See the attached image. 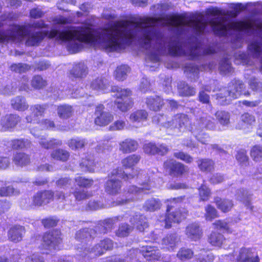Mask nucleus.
Listing matches in <instances>:
<instances>
[{
  "label": "nucleus",
  "mask_w": 262,
  "mask_h": 262,
  "mask_svg": "<svg viewBox=\"0 0 262 262\" xmlns=\"http://www.w3.org/2000/svg\"><path fill=\"white\" fill-rule=\"evenodd\" d=\"M17 16L13 13H5L1 16L2 21L14 20ZM52 23L50 32H37L30 33L27 26L13 25L6 31H0V43L10 41L20 42L26 39L28 46L38 45L49 34L50 38L67 42L70 52L76 53L82 48V43H89L107 52L118 51L129 45L136 39V22L118 21L97 30L92 28V23L86 20L78 26H70L71 17L58 15L49 18Z\"/></svg>",
  "instance_id": "obj_1"
},
{
  "label": "nucleus",
  "mask_w": 262,
  "mask_h": 262,
  "mask_svg": "<svg viewBox=\"0 0 262 262\" xmlns=\"http://www.w3.org/2000/svg\"><path fill=\"white\" fill-rule=\"evenodd\" d=\"M138 183L141 186L137 187L136 186H130L127 190L126 193V199L122 200L121 201H118V205H124L130 201H133L137 199L136 195L140 193L144 190H150L151 188L156 186L154 181L155 178L154 174L152 171L148 170H136Z\"/></svg>",
  "instance_id": "obj_2"
},
{
  "label": "nucleus",
  "mask_w": 262,
  "mask_h": 262,
  "mask_svg": "<svg viewBox=\"0 0 262 262\" xmlns=\"http://www.w3.org/2000/svg\"><path fill=\"white\" fill-rule=\"evenodd\" d=\"M184 196H180L167 200L166 214L164 217L160 218V222H164V227L170 228L172 223H180L186 217L188 211L185 209H178L171 211V209L177 206V204L182 202Z\"/></svg>",
  "instance_id": "obj_3"
},
{
  "label": "nucleus",
  "mask_w": 262,
  "mask_h": 262,
  "mask_svg": "<svg viewBox=\"0 0 262 262\" xmlns=\"http://www.w3.org/2000/svg\"><path fill=\"white\" fill-rule=\"evenodd\" d=\"M245 89L244 84L239 80L234 79L228 83L227 88L221 90L217 94L216 99L221 105L229 104L233 99L238 98L242 94L249 95L248 92L243 93Z\"/></svg>",
  "instance_id": "obj_4"
},
{
  "label": "nucleus",
  "mask_w": 262,
  "mask_h": 262,
  "mask_svg": "<svg viewBox=\"0 0 262 262\" xmlns=\"http://www.w3.org/2000/svg\"><path fill=\"white\" fill-rule=\"evenodd\" d=\"M156 118L155 117V119ZM165 118L164 116L157 117L158 122L161 123L165 127L173 130L174 133L179 134L187 130L191 132L193 127L189 118L185 114H177L170 120L164 122Z\"/></svg>",
  "instance_id": "obj_5"
},
{
  "label": "nucleus",
  "mask_w": 262,
  "mask_h": 262,
  "mask_svg": "<svg viewBox=\"0 0 262 262\" xmlns=\"http://www.w3.org/2000/svg\"><path fill=\"white\" fill-rule=\"evenodd\" d=\"M111 174L112 177L106 181L104 188L107 193L113 195H115L119 193L122 186L121 182L117 179L113 178V177L116 176L121 178L125 181L133 179L135 177L134 174H125L121 167H118L114 169L112 171Z\"/></svg>",
  "instance_id": "obj_6"
},
{
  "label": "nucleus",
  "mask_w": 262,
  "mask_h": 262,
  "mask_svg": "<svg viewBox=\"0 0 262 262\" xmlns=\"http://www.w3.org/2000/svg\"><path fill=\"white\" fill-rule=\"evenodd\" d=\"M111 91L115 93L117 98L115 104L117 108L122 112H126L132 106L130 100L131 91L127 89H122L117 86L112 88Z\"/></svg>",
  "instance_id": "obj_7"
},
{
  "label": "nucleus",
  "mask_w": 262,
  "mask_h": 262,
  "mask_svg": "<svg viewBox=\"0 0 262 262\" xmlns=\"http://www.w3.org/2000/svg\"><path fill=\"white\" fill-rule=\"evenodd\" d=\"M114 242L108 238H106L100 241L99 243L96 244L94 247L87 249L86 247L79 248L78 251L79 255L82 257L85 256L90 252L94 253L96 256H100L103 254L106 251L112 250L114 248Z\"/></svg>",
  "instance_id": "obj_8"
},
{
  "label": "nucleus",
  "mask_w": 262,
  "mask_h": 262,
  "mask_svg": "<svg viewBox=\"0 0 262 262\" xmlns=\"http://www.w3.org/2000/svg\"><path fill=\"white\" fill-rule=\"evenodd\" d=\"M61 241L60 232L58 230H53L46 233L43 235L41 248L49 251L55 250Z\"/></svg>",
  "instance_id": "obj_9"
},
{
  "label": "nucleus",
  "mask_w": 262,
  "mask_h": 262,
  "mask_svg": "<svg viewBox=\"0 0 262 262\" xmlns=\"http://www.w3.org/2000/svg\"><path fill=\"white\" fill-rule=\"evenodd\" d=\"M103 105H98L95 110V123L99 126H105L114 119L113 115L109 112L104 111Z\"/></svg>",
  "instance_id": "obj_10"
},
{
  "label": "nucleus",
  "mask_w": 262,
  "mask_h": 262,
  "mask_svg": "<svg viewBox=\"0 0 262 262\" xmlns=\"http://www.w3.org/2000/svg\"><path fill=\"white\" fill-rule=\"evenodd\" d=\"M231 260H234V256L232 255H227ZM236 262H259V259L257 255L253 253L250 249L243 248L240 249L238 255L235 259Z\"/></svg>",
  "instance_id": "obj_11"
},
{
  "label": "nucleus",
  "mask_w": 262,
  "mask_h": 262,
  "mask_svg": "<svg viewBox=\"0 0 262 262\" xmlns=\"http://www.w3.org/2000/svg\"><path fill=\"white\" fill-rule=\"evenodd\" d=\"M20 120L21 118L17 114H10L6 115L2 117L1 119V132L6 131L15 127L20 122Z\"/></svg>",
  "instance_id": "obj_12"
},
{
  "label": "nucleus",
  "mask_w": 262,
  "mask_h": 262,
  "mask_svg": "<svg viewBox=\"0 0 262 262\" xmlns=\"http://www.w3.org/2000/svg\"><path fill=\"white\" fill-rule=\"evenodd\" d=\"M47 106L46 104H38L31 105L30 107L31 114L26 117L27 122L32 123L38 122L39 118L43 116Z\"/></svg>",
  "instance_id": "obj_13"
},
{
  "label": "nucleus",
  "mask_w": 262,
  "mask_h": 262,
  "mask_svg": "<svg viewBox=\"0 0 262 262\" xmlns=\"http://www.w3.org/2000/svg\"><path fill=\"white\" fill-rule=\"evenodd\" d=\"M54 199V192L45 190L36 193L32 198V205L40 206L49 203Z\"/></svg>",
  "instance_id": "obj_14"
},
{
  "label": "nucleus",
  "mask_w": 262,
  "mask_h": 262,
  "mask_svg": "<svg viewBox=\"0 0 262 262\" xmlns=\"http://www.w3.org/2000/svg\"><path fill=\"white\" fill-rule=\"evenodd\" d=\"M164 167L168 170L170 175L178 176L187 171L185 165L173 160H168L164 163Z\"/></svg>",
  "instance_id": "obj_15"
},
{
  "label": "nucleus",
  "mask_w": 262,
  "mask_h": 262,
  "mask_svg": "<svg viewBox=\"0 0 262 262\" xmlns=\"http://www.w3.org/2000/svg\"><path fill=\"white\" fill-rule=\"evenodd\" d=\"M25 228L24 226L15 225L10 228L8 231V239L14 243L21 241L25 233Z\"/></svg>",
  "instance_id": "obj_16"
},
{
  "label": "nucleus",
  "mask_w": 262,
  "mask_h": 262,
  "mask_svg": "<svg viewBox=\"0 0 262 262\" xmlns=\"http://www.w3.org/2000/svg\"><path fill=\"white\" fill-rule=\"evenodd\" d=\"M141 252L142 256L148 261L158 260L161 257L160 250L155 247L149 246L143 247Z\"/></svg>",
  "instance_id": "obj_17"
},
{
  "label": "nucleus",
  "mask_w": 262,
  "mask_h": 262,
  "mask_svg": "<svg viewBox=\"0 0 262 262\" xmlns=\"http://www.w3.org/2000/svg\"><path fill=\"white\" fill-rule=\"evenodd\" d=\"M129 222L140 231H143L148 227L146 217L140 213H136L129 219Z\"/></svg>",
  "instance_id": "obj_18"
},
{
  "label": "nucleus",
  "mask_w": 262,
  "mask_h": 262,
  "mask_svg": "<svg viewBox=\"0 0 262 262\" xmlns=\"http://www.w3.org/2000/svg\"><path fill=\"white\" fill-rule=\"evenodd\" d=\"M194 128H199L200 130L206 129H212L214 127V123L210 116L205 115L201 117L192 125Z\"/></svg>",
  "instance_id": "obj_19"
},
{
  "label": "nucleus",
  "mask_w": 262,
  "mask_h": 262,
  "mask_svg": "<svg viewBox=\"0 0 262 262\" xmlns=\"http://www.w3.org/2000/svg\"><path fill=\"white\" fill-rule=\"evenodd\" d=\"M138 146L136 141L128 138L119 143V150L124 154L130 153L136 150Z\"/></svg>",
  "instance_id": "obj_20"
},
{
  "label": "nucleus",
  "mask_w": 262,
  "mask_h": 262,
  "mask_svg": "<svg viewBox=\"0 0 262 262\" xmlns=\"http://www.w3.org/2000/svg\"><path fill=\"white\" fill-rule=\"evenodd\" d=\"M88 73L87 67L82 62L74 64L70 72L71 78H82L85 77Z\"/></svg>",
  "instance_id": "obj_21"
},
{
  "label": "nucleus",
  "mask_w": 262,
  "mask_h": 262,
  "mask_svg": "<svg viewBox=\"0 0 262 262\" xmlns=\"http://www.w3.org/2000/svg\"><path fill=\"white\" fill-rule=\"evenodd\" d=\"M145 103L147 106L152 111H158L163 106V99L158 96H149L146 98Z\"/></svg>",
  "instance_id": "obj_22"
},
{
  "label": "nucleus",
  "mask_w": 262,
  "mask_h": 262,
  "mask_svg": "<svg viewBox=\"0 0 262 262\" xmlns=\"http://www.w3.org/2000/svg\"><path fill=\"white\" fill-rule=\"evenodd\" d=\"M11 106L15 110L24 112L28 110L29 104L26 98L23 96H16L11 100Z\"/></svg>",
  "instance_id": "obj_23"
},
{
  "label": "nucleus",
  "mask_w": 262,
  "mask_h": 262,
  "mask_svg": "<svg viewBox=\"0 0 262 262\" xmlns=\"http://www.w3.org/2000/svg\"><path fill=\"white\" fill-rule=\"evenodd\" d=\"M185 232L188 238L194 241L200 239L202 234L199 226L196 223L189 225L186 228Z\"/></svg>",
  "instance_id": "obj_24"
},
{
  "label": "nucleus",
  "mask_w": 262,
  "mask_h": 262,
  "mask_svg": "<svg viewBox=\"0 0 262 262\" xmlns=\"http://www.w3.org/2000/svg\"><path fill=\"white\" fill-rule=\"evenodd\" d=\"M94 238L91 229L89 228H84L79 230L76 232L75 235L76 239L84 245L91 242Z\"/></svg>",
  "instance_id": "obj_25"
},
{
  "label": "nucleus",
  "mask_w": 262,
  "mask_h": 262,
  "mask_svg": "<svg viewBox=\"0 0 262 262\" xmlns=\"http://www.w3.org/2000/svg\"><path fill=\"white\" fill-rule=\"evenodd\" d=\"M178 239V237L176 234L167 235L162 239V247L168 250H173L176 247Z\"/></svg>",
  "instance_id": "obj_26"
},
{
  "label": "nucleus",
  "mask_w": 262,
  "mask_h": 262,
  "mask_svg": "<svg viewBox=\"0 0 262 262\" xmlns=\"http://www.w3.org/2000/svg\"><path fill=\"white\" fill-rule=\"evenodd\" d=\"M141 156L140 155L133 154L124 158L122 160L121 163L123 168L126 169L132 168L133 172L134 173V170L133 168L139 162Z\"/></svg>",
  "instance_id": "obj_27"
},
{
  "label": "nucleus",
  "mask_w": 262,
  "mask_h": 262,
  "mask_svg": "<svg viewBox=\"0 0 262 262\" xmlns=\"http://www.w3.org/2000/svg\"><path fill=\"white\" fill-rule=\"evenodd\" d=\"M13 162L16 166L23 167L30 163V158L24 152H16L13 156Z\"/></svg>",
  "instance_id": "obj_28"
},
{
  "label": "nucleus",
  "mask_w": 262,
  "mask_h": 262,
  "mask_svg": "<svg viewBox=\"0 0 262 262\" xmlns=\"http://www.w3.org/2000/svg\"><path fill=\"white\" fill-rule=\"evenodd\" d=\"M161 206V203L159 199L150 198L145 202L143 209L146 211L153 212L159 209Z\"/></svg>",
  "instance_id": "obj_29"
},
{
  "label": "nucleus",
  "mask_w": 262,
  "mask_h": 262,
  "mask_svg": "<svg viewBox=\"0 0 262 262\" xmlns=\"http://www.w3.org/2000/svg\"><path fill=\"white\" fill-rule=\"evenodd\" d=\"M215 203L217 207L224 212L229 211L233 206L232 201L226 199H222L220 198L215 199Z\"/></svg>",
  "instance_id": "obj_30"
},
{
  "label": "nucleus",
  "mask_w": 262,
  "mask_h": 262,
  "mask_svg": "<svg viewBox=\"0 0 262 262\" xmlns=\"http://www.w3.org/2000/svg\"><path fill=\"white\" fill-rule=\"evenodd\" d=\"M73 112L72 106L67 104L60 105L57 108L58 115L61 119L69 118L72 116Z\"/></svg>",
  "instance_id": "obj_31"
},
{
  "label": "nucleus",
  "mask_w": 262,
  "mask_h": 262,
  "mask_svg": "<svg viewBox=\"0 0 262 262\" xmlns=\"http://www.w3.org/2000/svg\"><path fill=\"white\" fill-rule=\"evenodd\" d=\"M198 167L202 171L210 172L214 169V163L210 159H201L198 161Z\"/></svg>",
  "instance_id": "obj_32"
},
{
  "label": "nucleus",
  "mask_w": 262,
  "mask_h": 262,
  "mask_svg": "<svg viewBox=\"0 0 262 262\" xmlns=\"http://www.w3.org/2000/svg\"><path fill=\"white\" fill-rule=\"evenodd\" d=\"M194 253L193 251L189 248H181L177 253V258L182 261L188 260L192 258Z\"/></svg>",
  "instance_id": "obj_33"
},
{
  "label": "nucleus",
  "mask_w": 262,
  "mask_h": 262,
  "mask_svg": "<svg viewBox=\"0 0 262 262\" xmlns=\"http://www.w3.org/2000/svg\"><path fill=\"white\" fill-rule=\"evenodd\" d=\"M215 116L219 123L223 126L228 125L230 123V115L229 112L224 111H218Z\"/></svg>",
  "instance_id": "obj_34"
},
{
  "label": "nucleus",
  "mask_w": 262,
  "mask_h": 262,
  "mask_svg": "<svg viewBox=\"0 0 262 262\" xmlns=\"http://www.w3.org/2000/svg\"><path fill=\"white\" fill-rule=\"evenodd\" d=\"M147 117L148 113L145 110H138L130 114L129 119L133 122H140L145 121Z\"/></svg>",
  "instance_id": "obj_35"
},
{
  "label": "nucleus",
  "mask_w": 262,
  "mask_h": 262,
  "mask_svg": "<svg viewBox=\"0 0 262 262\" xmlns=\"http://www.w3.org/2000/svg\"><path fill=\"white\" fill-rule=\"evenodd\" d=\"M123 216L118 215L102 221L107 233L110 232L118 222L123 221Z\"/></svg>",
  "instance_id": "obj_36"
},
{
  "label": "nucleus",
  "mask_w": 262,
  "mask_h": 262,
  "mask_svg": "<svg viewBox=\"0 0 262 262\" xmlns=\"http://www.w3.org/2000/svg\"><path fill=\"white\" fill-rule=\"evenodd\" d=\"M51 156V157L55 160L65 162L68 160L70 154L68 151L64 149L59 148L53 150Z\"/></svg>",
  "instance_id": "obj_37"
},
{
  "label": "nucleus",
  "mask_w": 262,
  "mask_h": 262,
  "mask_svg": "<svg viewBox=\"0 0 262 262\" xmlns=\"http://www.w3.org/2000/svg\"><path fill=\"white\" fill-rule=\"evenodd\" d=\"M178 89L179 93L182 96H192L195 94V89L189 86L185 82H180L178 84Z\"/></svg>",
  "instance_id": "obj_38"
},
{
  "label": "nucleus",
  "mask_w": 262,
  "mask_h": 262,
  "mask_svg": "<svg viewBox=\"0 0 262 262\" xmlns=\"http://www.w3.org/2000/svg\"><path fill=\"white\" fill-rule=\"evenodd\" d=\"M38 142L39 144L46 149L54 148L55 146H60L62 144L61 140L54 139L48 140L46 138H40Z\"/></svg>",
  "instance_id": "obj_39"
},
{
  "label": "nucleus",
  "mask_w": 262,
  "mask_h": 262,
  "mask_svg": "<svg viewBox=\"0 0 262 262\" xmlns=\"http://www.w3.org/2000/svg\"><path fill=\"white\" fill-rule=\"evenodd\" d=\"M224 236L218 232H212L208 237V242L212 245L220 247L224 241Z\"/></svg>",
  "instance_id": "obj_40"
},
{
  "label": "nucleus",
  "mask_w": 262,
  "mask_h": 262,
  "mask_svg": "<svg viewBox=\"0 0 262 262\" xmlns=\"http://www.w3.org/2000/svg\"><path fill=\"white\" fill-rule=\"evenodd\" d=\"M204 130H200L199 128H194L192 129L191 132L193 134L196 139L202 144H207L209 141V136L203 132Z\"/></svg>",
  "instance_id": "obj_41"
},
{
  "label": "nucleus",
  "mask_w": 262,
  "mask_h": 262,
  "mask_svg": "<svg viewBox=\"0 0 262 262\" xmlns=\"http://www.w3.org/2000/svg\"><path fill=\"white\" fill-rule=\"evenodd\" d=\"M133 228L127 224H121L118 229L115 231L116 236L119 237L127 236L133 231Z\"/></svg>",
  "instance_id": "obj_42"
},
{
  "label": "nucleus",
  "mask_w": 262,
  "mask_h": 262,
  "mask_svg": "<svg viewBox=\"0 0 262 262\" xmlns=\"http://www.w3.org/2000/svg\"><path fill=\"white\" fill-rule=\"evenodd\" d=\"M185 72L191 81H195L198 78V67L192 64H189L185 67Z\"/></svg>",
  "instance_id": "obj_43"
},
{
  "label": "nucleus",
  "mask_w": 262,
  "mask_h": 262,
  "mask_svg": "<svg viewBox=\"0 0 262 262\" xmlns=\"http://www.w3.org/2000/svg\"><path fill=\"white\" fill-rule=\"evenodd\" d=\"M95 163L93 159H82L80 163V167L83 171L94 172Z\"/></svg>",
  "instance_id": "obj_44"
},
{
  "label": "nucleus",
  "mask_w": 262,
  "mask_h": 262,
  "mask_svg": "<svg viewBox=\"0 0 262 262\" xmlns=\"http://www.w3.org/2000/svg\"><path fill=\"white\" fill-rule=\"evenodd\" d=\"M86 144L85 139L80 138L71 139L68 141V146L73 150L79 149L83 148Z\"/></svg>",
  "instance_id": "obj_45"
},
{
  "label": "nucleus",
  "mask_w": 262,
  "mask_h": 262,
  "mask_svg": "<svg viewBox=\"0 0 262 262\" xmlns=\"http://www.w3.org/2000/svg\"><path fill=\"white\" fill-rule=\"evenodd\" d=\"M129 71V67L126 65H121L117 68L115 72L116 79L119 81L124 80L127 76Z\"/></svg>",
  "instance_id": "obj_46"
},
{
  "label": "nucleus",
  "mask_w": 262,
  "mask_h": 262,
  "mask_svg": "<svg viewBox=\"0 0 262 262\" xmlns=\"http://www.w3.org/2000/svg\"><path fill=\"white\" fill-rule=\"evenodd\" d=\"M31 142L28 139H14L10 142V146L13 149H20L29 147Z\"/></svg>",
  "instance_id": "obj_47"
},
{
  "label": "nucleus",
  "mask_w": 262,
  "mask_h": 262,
  "mask_svg": "<svg viewBox=\"0 0 262 262\" xmlns=\"http://www.w3.org/2000/svg\"><path fill=\"white\" fill-rule=\"evenodd\" d=\"M32 86L35 89H41L46 86L47 83L46 80L40 75L34 76L31 80Z\"/></svg>",
  "instance_id": "obj_48"
},
{
  "label": "nucleus",
  "mask_w": 262,
  "mask_h": 262,
  "mask_svg": "<svg viewBox=\"0 0 262 262\" xmlns=\"http://www.w3.org/2000/svg\"><path fill=\"white\" fill-rule=\"evenodd\" d=\"M237 199L246 206H248L250 204L251 195L246 190L240 189L237 192Z\"/></svg>",
  "instance_id": "obj_49"
},
{
  "label": "nucleus",
  "mask_w": 262,
  "mask_h": 262,
  "mask_svg": "<svg viewBox=\"0 0 262 262\" xmlns=\"http://www.w3.org/2000/svg\"><path fill=\"white\" fill-rule=\"evenodd\" d=\"M196 256L197 262H212L214 259L213 255L204 249L201 250Z\"/></svg>",
  "instance_id": "obj_50"
},
{
  "label": "nucleus",
  "mask_w": 262,
  "mask_h": 262,
  "mask_svg": "<svg viewBox=\"0 0 262 262\" xmlns=\"http://www.w3.org/2000/svg\"><path fill=\"white\" fill-rule=\"evenodd\" d=\"M251 157L255 162L262 161V146L259 145L254 146L250 151Z\"/></svg>",
  "instance_id": "obj_51"
},
{
  "label": "nucleus",
  "mask_w": 262,
  "mask_h": 262,
  "mask_svg": "<svg viewBox=\"0 0 262 262\" xmlns=\"http://www.w3.org/2000/svg\"><path fill=\"white\" fill-rule=\"evenodd\" d=\"M220 70L224 74L230 73L233 71L231 62L228 59H223L220 63Z\"/></svg>",
  "instance_id": "obj_52"
},
{
  "label": "nucleus",
  "mask_w": 262,
  "mask_h": 262,
  "mask_svg": "<svg viewBox=\"0 0 262 262\" xmlns=\"http://www.w3.org/2000/svg\"><path fill=\"white\" fill-rule=\"evenodd\" d=\"M107 82L106 79L98 78L92 81L91 86L94 90H104L106 89Z\"/></svg>",
  "instance_id": "obj_53"
},
{
  "label": "nucleus",
  "mask_w": 262,
  "mask_h": 262,
  "mask_svg": "<svg viewBox=\"0 0 262 262\" xmlns=\"http://www.w3.org/2000/svg\"><path fill=\"white\" fill-rule=\"evenodd\" d=\"M205 217L207 221H211L213 219L217 217V211L215 208L210 205L205 207Z\"/></svg>",
  "instance_id": "obj_54"
},
{
  "label": "nucleus",
  "mask_w": 262,
  "mask_h": 262,
  "mask_svg": "<svg viewBox=\"0 0 262 262\" xmlns=\"http://www.w3.org/2000/svg\"><path fill=\"white\" fill-rule=\"evenodd\" d=\"M75 181L77 185L84 188L91 187L94 182L92 179H86L80 176L76 177L75 178Z\"/></svg>",
  "instance_id": "obj_55"
},
{
  "label": "nucleus",
  "mask_w": 262,
  "mask_h": 262,
  "mask_svg": "<svg viewBox=\"0 0 262 262\" xmlns=\"http://www.w3.org/2000/svg\"><path fill=\"white\" fill-rule=\"evenodd\" d=\"M199 196L200 200L203 201H206L209 200L211 191L210 189L205 185H202L199 189Z\"/></svg>",
  "instance_id": "obj_56"
},
{
  "label": "nucleus",
  "mask_w": 262,
  "mask_h": 262,
  "mask_svg": "<svg viewBox=\"0 0 262 262\" xmlns=\"http://www.w3.org/2000/svg\"><path fill=\"white\" fill-rule=\"evenodd\" d=\"M75 200L78 201H82L91 196V193L84 190L76 189L73 192Z\"/></svg>",
  "instance_id": "obj_57"
},
{
  "label": "nucleus",
  "mask_w": 262,
  "mask_h": 262,
  "mask_svg": "<svg viewBox=\"0 0 262 262\" xmlns=\"http://www.w3.org/2000/svg\"><path fill=\"white\" fill-rule=\"evenodd\" d=\"M10 69L12 71L21 73L29 70L30 69V67L25 63H15L10 66Z\"/></svg>",
  "instance_id": "obj_58"
},
{
  "label": "nucleus",
  "mask_w": 262,
  "mask_h": 262,
  "mask_svg": "<svg viewBox=\"0 0 262 262\" xmlns=\"http://www.w3.org/2000/svg\"><path fill=\"white\" fill-rule=\"evenodd\" d=\"M19 193V191L15 190L14 188L11 186L3 187L0 189V195L2 196L17 195Z\"/></svg>",
  "instance_id": "obj_59"
},
{
  "label": "nucleus",
  "mask_w": 262,
  "mask_h": 262,
  "mask_svg": "<svg viewBox=\"0 0 262 262\" xmlns=\"http://www.w3.org/2000/svg\"><path fill=\"white\" fill-rule=\"evenodd\" d=\"M91 230L94 238L99 234L107 233L102 221H100L94 229H91Z\"/></svg>",
  "instance_id": "obj_60"
},
{
  "label": "nucleus",
  "mask_w": 262,
  "mask_h": 262,
  "mask_svg": "<svg viewBox=\"0 0 262 262\" xmlns=\"http://www.w3.org/2000/svg\"><path fill=\"white\" fill-rule=\"evenodd\" d=\"M158 146L155 143L149 142L146 143L143 146V150L148 155H154L157 154Z\"/></svg>",
  "instance_id": "obj_61"
},
{
  "label": "nucleus",
  "mask_w": 262,
  "mask_h": 262,
  "mask_svg": "<svg viewBox=\"0 0 262 262\" xmlns=\"http://www.w3.org/2000/svg\"><path fill=\"white\" fill-rule=\"evenodd\" d=\"M176 158L181 160L187 163H191L193 161V158L189 155L182 151H177L173 154Z\"/></svg>",
  "instance_id": "obj_62"
},
{
  "label": "nucleus",
  "mask_w": 262,
  "mask_h": 262,
  "mask_svg": "<svg viewBox=\"0 0 262 262\" xmlns=\"http://www.w3.org/2000/svg\"><path fill=\"white\" fill-rule=\"evenodd\" d=\"M242 121L247 125H252L255 122V117L248 113L243 114L241 117Z\"/></svg>",
  "instance_id": "obj_63"
},
{
  "label": "nucleus",
  "mask_w": 262,
  "mask_h": 262,
  "mask_svg": "<svg viewBox=\"0 0 262 262\" xmlns=\"http://www.w3.org/2000/svg\"><path fill=\"white\" fill-rule=\"evenodd\" d=\"M213 225L214 226V228L216 229L221 230H225L228 232L232 233V231L229 228L228 225L226 222L223 220H217L213 224Z\"/></svg>",
  "instance_id": "obj_64"
}]
</instances>
